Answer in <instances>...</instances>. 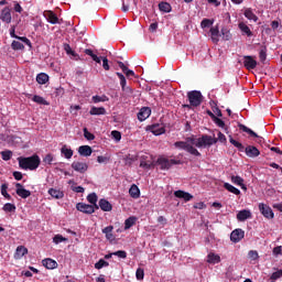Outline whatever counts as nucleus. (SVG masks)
I'll list each match as a JSON object with an SVG mask.
<instances>
[{"mask_svg":"<svg viewBox=\"0 0 282 282\" xmlns=\"http://www.w3.org/2000/svg\"><path fill=\"white\" fill-rule=\"evenodd\" d=\"M20 169L24 171H36L41 166V158L39 154H33L32 156H19L18 158Z\"/></svg>","mask_w":282,"mask_h":282,"instance_id":"obj_1","label":"nucleus"},{"mask_svg":"<svg viewBox=\"0 0 282 282\" xmlns=\"http://www.w3.org/2000/svg\"><path fill=\"white\" fill-rule=\"evenodd\" d=\"M187 98L189 100V105H183L185 109H191V107H199L202 105V100H204V96H202V91L192 90L187 93Z\"/></svg>","mask_w":282,"mask_h":282,"instance_id":"obj_2","label":"nucleus"},{"mask_svg":"<svg viewBox=\"0 0 282 282\" xmlns=\"http://www.w3.org/2000/svg\"><path fill=\"white\" fill-rule=\"evenodd\" d=\"M155 164L160 166L161 171H169V169H171L173 165L182 164V161L175 159L169 160L166 158L160 156L154 163V165Z\"/></svg>","mask_w":282,"mask_h":282,"instance_id":"obj_3","label":"nucleus"},{"mask_svg":"<svg viewBox=\"0 0 282 282\" xmlns=\"http://www.w3.org/2000/svg\"><path fill=\"white\" fill-rule=\"evenodd\" d=\"M175 149H182L183 151H187L191 155H195L196 158H202V153L195 149V147L191 145L186 141H176L174 143Z\"/></svg>","mask_w":282,"mask_h":282,"instance_id":"obj_4","label":"nucleus"},{"mask_svg":"<svg viewBox=\"0 0 282 282\" xmlns=\"http://www.w3.org/2000/svg\"><path fill=\"white\" fill-rule=\"evenodd\" d=\"M213 144H217V138L203 134L200 138H198L197 149H206V147H213Z\"/></svg>","mask_w":282,"mask_h":282,"instance_id":"obj_5","label":"nucleus"},{"mask_svg":"<svg viewBox=\"0 0 282 282\" xmlns=\"http://www.w3.org/2000/svg\"><path fill=\"white\" fill-rule=\"evenodd\" d=\"M258 208H259L261 215H263L265 217V219H274V212L272 210V207L268 206L264 203H260L258 205Z\"/></svg>","mask_w":282,"mask_h":282,"instance_id":"obj_6","label":"nucleus"},{"mask_svg":"<svg viewBox=\"0 0 282 282\" xmlns=\"http://www.w3.org/2000/svg\"><path fill=\"white\" fill-rule=\"evenodd\" d=\"M243 237H246V231H243L241 228H238L231 231L230 241H232V243H239Z\"/></svg>","mask_w":282,"mask_h":282,"instance_id":"obj_7","label":"nucleus"},{"mask_svg":"<svg viewBox=\"0 0 282 282\" xmlns=\"http://www.w3.org/2000/svg\"><path fill=\"white\" fill-rule=\"evenodd\" d=\"M10 36H11V39H18V41H22V43H24L29 47H32V42L30 41V39H28L25 36L17 35V26L15 25L11 26V29H10Z\"/></svg>","mask_w":282,"mask_h":282,"instance_id":"obj_8","label":"nucleus"},{"mask_svg":"<svg viewBox=\"0 0 282 282\" xmlns=\"http://www.w3.org/2000/svg\"><path fill=\"white\" fill-rule=\"evenodd\" d=\"M15 193L22 199H28L32 195V192L25 189L21 183L15 184Z\"/></svg>","mask_w":282,"mask_h":282,"instance_id":"obj_9","label":"nucleus"},{"mask_svg":"<svg viewBox=\"0 0 282 282\" xmlns=\"http://www.w3.org/2000/svg\"><path fill=\"white\" fill-rule=\"evenodd\" d=\"M76 209L79 210V213H84L85 215H94V206L88 205L85 203H77Z\"/></svg>","mask_w":282,"mask_h":282,"instance_id":"obj_10","label":"nucleus"},{"mask_svg":"<svg viewBox=\"0 0 282 282\" xmlns=\"http://www.w3.org/2000/svg\"><path fill=\"white\" fill-rule=\"evenodd\" d=\"M0 21L8 24L12 23V13L10 8L6 7L4 9L1 10Z\"/></svg>","mask_w":282,"mask_h":282,"instance_id":"obj_11","label":"nucleus"},{"mask_svg":"<svg viewBox=\"0 0 282 282\" xmlns=\"http://www.w3.org/2000/svg\"><path fill=\"white\" fill-rule=\"evenodd\" d=\"M243 67H246V69H256L257 68V62L254 59V57L250 56V55H245L243 56Z\"/></svg>","mask_w":282,"mask_h":282,"instance_id":"obj_12","label":"nucleus"},{"mask_svg":"<svg viewBox=\"0 0 282 282\" xmlns=\"http://www.w3.org/2000/svg\"><path fill=\"white\" fill-rule=\"evenodd\" d=\"M72 169L76 171V173H87V169H89V165L85 162H78L74 161L72 163Z\"/></svg>","mask_w":282,"mask_h":282,"instance_id":"obj_13","label":"nucleus"},{"mask_svg":"<svg viewBox=\"0 0 282 282\" xmlns=\"http://www.w3.org/2000/svg\"><path fill=\"white\" fill-rule=\"evenodd\" d=\"M243 151L248 158H259L261 155V152L254 145H248Z\"/></svg>","mask_w":282,"mask_h":282,"instance_id":"obj_14","label":"nucleus"},{"mask_svg":"<svg viewBox=\"0 0 282 282\" xmlns=\"http://www.w3.org/2000/svg\"><path fill=\"white\" fill-rule=\"evenodd\" d=\"M151 116V108L150 107H142L138 112V120L140 122H144Z\"/></svg>","mask_w":282,"mask_h":282,"instance_id":"obj_15","label":"nucleus"},{"mask_svg":"<svg viewBox=\"0 0 282 282\" xmlns=\"http://www.w3.org/2000/svg\"><path fill=\"white\" fill-rule=\"evenodd\" d=\"M140 167L144 169V171H151V169L155 167V163L152 160H147V156H142Z\"/></svg>","mask_w":282,"mask_h":282,"instance_id":"obj_16","label":"nucleus"},{"mask_svg":"<svg viewBox=\"0 0 282 282\" xmlns=\"http://www.w3.org/2000/svg\"><path fill=\"white\" fill-rule=\"evenodd\" d=\"M150 131L153 133V135H162L163 133H166V129H164V126H161L159 123L150 126Z\"/></svg>","mask_w":282,"mask_h":282,"instance_id":"obj_17","label":"nucleus"},{"mask_svg":"<svg viewBox=\"0 0 282 282\" xmlns=\"http://www.w3.org/2000/svg\"><path fill=\"white\" fill-rule=\"evenodd\" d=\"M209 34H210L213 43L218 44L219 37L221 36V34H219V25L210 28Z\"/></svg>","mask_w":282,"mask_h":282,"instance_id":"obj_18","label":"nucleus"},{"mask_svg":"<svg viewBox=\"0 0 282 282\" xmlns=\"http://www.w3.org/2000/svg\"><path fill=\"white\" fill-rule=\"evenodd\" d=\"M42 265H44L46 270H56V268H58V262H56L52 258H46L42 261Z\"/></svg>","mask_w":282,"mask_h":282,"instance_id":"obj_19","label":"nucleus"},{"mask_svg":"<svg viewBox=\"0 0 282 282\" xmlns=\"http://www.w3.org/2000/svg\"><path fill=\"white\" fill-rule=\"evenodd\" d=\"M46 21L51 23L52 25H56L58 22V15L54 13V11H46L44 14Z\"/></svg>","mask_w":282,"mask_h":282,"instance_id":"obj_20","label":"nucleus"},{"mask_svg":"<svg viewBox=\"0 0 282 282\" xmlns=\"http://www.w3.org/2000/svg\"><path fill=\"white\" fill-rule=\"evenodd\" d=\"M174 196L177 197L178 199H184V202H191V199H193L191 193L184 192L182 189L174 192Z\"/></svg>","mask_w":282,"mask_h":282,"instance_id":"obj_21","label":"nucleus"},{"mask_svg":"<svg viewBox=\"0 0 282 282\" xmlns=\"http://www.w3.org/2000/svg\"><path fill=\"white\" fill-rule=\"evenodd\" d=\"M238 221H246L247 219H252V213L248 209H242L237 214Z\"/></svg>","mask_w":282,"mask_h":282,"instance_id":"obj_22","label":"nucleus"},{"mask_svg":"<svg viewBox=\"0 0 282 282\" xmlns=\"http://www.w3.org/2000/svg\"><path fill=\"white\" fill-rule=\"evenodd\" d=\"M102 234L106 236L108 241H116V236L113 235V226H108L102 229Z\"/></svg>","mask_w":282,"mask_h":282,"instance_id":"obj_23","label":"nucleus"},{"mask_svg":"<svg viewBox=\"0 0 282 282\" xmlns=\"http://www.w3.org/2000/svg\"><path fill=\"white\" fill-rule=\"evenodd\" d=\"M28 254V248L25 246H18L14 252V259H23Z\"/></svg>","mask_w":282,"mask_h":282,"instance_id":"obj_24","label":"nucleus"},{"mask_svg":"<svg viewBox=\"0 0 282 282\" xmlns=\"http://www.w3.org/2000/svg\"><path fill=\"white\" fill-rule=\"evenodd\" d=\"M48 195H51V197H53L54 199H63L65 197V193H63V191L56 189V188H50Z\"/></svg>","mask_w":282,"mask_h":282,"instance_id":"obj_25","label":"nucleus"},{"mask_svg":"<svg viewBox=\"0 0 282 282\" xmlns=\"http://www.w3.org/2000/svg\"><path fill=\"white\" fill-rule=\"evenodd\" d=\"M90 116H106L107 115V109L105 107H91L89 111Z\"/></svg>","mask_w":282,"mask_h":282,"instance_id":"obj_26","label":"nucleus"},{"mask_svg":"<svg viewBox=\"0 0 282 282\" xmlns=\"http://www.w3.org/2000/svg\"><path fill=\"white\" fill-rule=\"evenodd\" d=\"M246 19H248V21H253L254 23H257V21H259V17H257V14H254V11H252V9L248 8L245 10L243 12Z\"/></svg>","mask_w":282,"mask_h":282,"instance_id":"obj_27","label":"nucleus"},{"mask_svg":"<svg viewBox=\"0 0 282 282\" xmlns=\"http://www.w3.org/2000/svg\"><path fill=\"white\" fill-rule=\"evenodd\" d=\"M99 207L104 210V213H110V210H112V206L111 203H109V200L101 198L99 200Z\"/></svg>","mask_w":282,"mask_h":282,"instance_id":"obj_28","label":"nucleus"},{"mask_svg":"<svg viewBox=\"0 0 282 282\" xmlns=\"http://www.w3.org/2000/svg\"><path fill=\"white\" fill-rule=\"evenodd\" d=\"M94 151L91 150V147L89 145H82L78 149L79 155H83L84 158H89Z\"/></svg>","mask_w":282,"mask_h":282,"instance_id":"obj_29","label":"nucleus"},{"mask_svg":"<svg viewBox=\"0 0 282 282\" xmlns=\"http://www.w3.org/2000/svg\"><path fill=\"white\" fill-rule=\"evenodd\" d=\"M231 182L232 184H236V186H240V188H242V191H247L248 187H246V184H243V178L241 176H231Z\"/></svg>","mask_w":282,"mask_h":282,"instance_id":"obj_30","label":"nucleus"},{"mask_svg":"<svg viewBox=\"0 0 282 282\" xmlns=\"http://www.w3.org/2000/svg\"><path fill=\"white\" fill-rule=\"evenodd\" d=\"M238 129H240V131H243L245 133H248L249 135H251V138H259V134H257V132L252 131V129L248 128L243 123H238Z\"/></svg>","mask_w":282,"mask_h":282,"instance_id":"obj_31","label":"nucleus"},{"mask_svg":"<svg viewBox=\"0 0 282 282\" xmlns=\"http://www.w3.org/2000/svg\"><path fill=\"white\" fill-rule=\"evenodd\" d=\"M50 80V75L45 74V73H40L36 76V83H39V85H46Z\"/></svg>","mask_w":282,"mask_h":282,"instance_id":"obj_32","label":"nucleus"},{"mask_svg":"<svg viewBox=\"0 0 282 282\" xmlns=\"http://www.w3.org/2000/svg\"><path fill=\"white\" fill-rule=\"evenodd\" d=\"M238 28L240 32H242V34H245L246 36H252V31L250 30V26H248L246 23L240 22L238 24Z\"/></svg>","mask_w":282,"mask_h":282,"instance_id":"obj_33","label":"nucleus"},{"mask_svg":"<svg viewBox=\"0 0 282 282\" xmlns=\"http://www.w3.org/2000/svg\"><path fill=\"white\" fill-rule=\"evenodd\" d=\"M129 195L133 199H138V197H140V188L138 187V185H135V184L131 185V187L129 189Z\"/></svg>","mask_w":282,"mask_h":282,"instance_id":"obj_34","label":"nucleus"},{"mask_svg":"<svg viewBox=\"0 0 282 282\" xmlns=\"http://www.w3.org/2000/svg\"><path fill=\"white\" fill-rule=\"evenodd\" d=\"M221 261V257H219V254H215V253H208L207 256V263H219Z\"/></svg>","mask_w":282,"mask_h":282,"instance_id":"obj_35","label":"nucleus"},{"mask_svg":"<svg viewBox=\"0 0 282 282\" xmlns=\"http://www.w3.org/2000/svg\"><path fill=\"white\" fill-rule=\"evenodd\" d=\"M62 155H64L66 158V160H72V156L74 155V150L67 148V145H64L62 148Z\"/></svg>","mask_w":282,"mask_h":282,"instance_id":"obj_36","label":"nucleus"},{"mask_svg":"<svg viewBox=\"0 0 282 282\" xmlns=\"http://www.w3.org/2000/svg\"><path fill=\"white\" fill-rule=\"evenodd\" d=\"M135 221H138V218L132 216L124 220V230H129V228L135 226Z\"/></svg>","mask_w":282,"mask_h":282,"instance_id":"obj_37","label":"nucleus"},{"mask_svg":"<svg viewBox=\"0 0 282 282\" xmlns=\"http://www.w3.org/2000/svg\"><path fill=\"white\" fill-rule=\"evenodd\" d=\"M224 188H226V191H228L229 193H232L234 195H241V191H239V188L230 185V183H225Z\"/></svg>","mask_w":282,"mask_h":282,"instance_id":"obj_38","label":"nucleus"},{"mask_svg":"<svg viewBox=\"0 0 282 282\" xmlns=\"http://www.w3.org/2000/svg\"><path fill=\"white\" fill-rule=\"evenodd\" d=\"M84 52L87 56H90L93 61H95V63H98L100 65L102 57H98V55L94 54V51H91L90 48H86Z\"/></svg>","mask_w":282,"mask_h":282,"instance_id":"obj_39","label":"nucleus"},{"mask_svg":"<svg viewBox=\"0 0 282 282\" xmlns=\"http://www.w3.org/2000/svg\"><path fill=\"white\" fill-rule=\"evenodd\" d=\"M33 102H36V105H45V106H50V102L47 100H45V98H43L42 96L35 95L32 98Z\"/></svg>","mask_w":282,"mask_h":282,"instance_id":"obj_40","label":"nucleus"},{"mask_svg":"<svg viewBox=\"0 0 282 282\" xmlns=\"http://www.w3.org/2000/svg\"><path fill=\"white\" fill-rule=\"evenodd\" d=\"M159 10L161 12H166V13L171 12V10H172L171 3H169V2H160L159 3Z\"/></svg>","mask_w":282,"mask_h":282,"instance_id":"obj_41","label":"nucleus"},{"mask_svg":"<svg viewBox=\"0 0 282 282\" xmlns=\"http://www.w3.org/2000/svg\"><path fill=\"white\" fill-rule=\"evenodd\" d=\"M0 192L6 199H12V196L8 194V183H3L1 185Z\"/></svg>","mask_w":282,"mask_h":282,"instance_id":"obj_42","label":"nucleus"},{"mask_svg":"<svg viewBox=\"0 0 282 282\" xmlns=\"http://www.w3.org/2000/svg\"><path fill=\"white\" fill-rule=\"evenodd\" d=\"M0 155L4 162H9V160H12V151L10 150L1 151Z\"/></svg>","mask_w":282,"mask_h":282,"instance_id":"obj_43","label":"nucleus"},{"mask_svg":"<svg viewBox=\"0 0 282 282\" xmlns=\"http://www.w3.org/2000/svg\"><path fill=\"white\" fill-rule=\"evenodd\" d=\"M229 142H230V144L235 145L236 149H238V151H240L241 153H243V151H245L246 148L243 147V144H241V142H239V141L232 139V138L229 139Z\"/></svg>","mask_w":282,"mask_h":282,"instance_id":"obj_44","label":"nucleus"},{"mask_svg":"<svg viewBox=\"0 0 282 282\" xmlns=\"http://www.w3.org/2000/svg\"><path fill=\"white\" fill-rule=\"evenodd\" d=\"M11 50H14V52H18L19 50H25V45L19 41H13L11 43Z\"/></svg>","mask_w":282,"mask_h":282,"instance_id":"obj_45","label":"nucleus"},{"mask_svg":"<svg viewBox=\"0 0 282 282\" xmlns=\"http://www.w3.org/2000/svg\"><path fill=\"white\" fill-rule=\"evenodd\" d=\"M96 270H102V268H109V262L105 259H100L98 262L95 263Z\"/></svg>","mask_w":282,"mask_h":282,"instance_id":"obj_46","label":"nucleus"},{"mask_svg":"<svg viewBox=\"0 0 282 282\" xmlns=\"http://www.w3.org/2000/svg\"><path fill=\"white\" fill-rule=\"evenodd\" d=\"M2 210H4V213H14V210H17V206L12 203H7L3 205Z\"/></svg>","mask_w":282,"mask_h":282,"instance_id":"obj_47","label":"nucleus"},{"mask_svg":"<svg viewBox=\"0 0 282 282\" xmlns=\"http://www.w3.org/2000/svg\"><path fill=\"white\" fill-rule=\"evenodd\" d=\"M221 35L224 41H230V39H232V33H230V30L226 28L221 29Z\"/></svg>","mask_w":282,"mask_h":282,"instance_id":"obj_48","label":"nucleus"},{"mask_svg":"<svg viewBox=\"0 0 282 282\" xmlns=\"http://www.w3.org/2000/svg\"><path fill=\"white\" fill-rule=\"evenodd\" d=\"M213 23H215V20L210 19H203L200 22V28L204 30L206 28H212Z\"/></svg>","mask_w":282,"mask_h":282,"instance_id":"obj_49","label":"nucleus"},{"mask_svg":"<svg viewBox=\"0 0 282 282\" xmlns=\"http://www.w3.org/2000/svg\"><path fill=\"white\" fill-rule=\"evenodd\" d=\"M185 142H187V144H191V147L197 148V142H199V138L192 135V137L186 138Z\"/></svg>","mask_w":282,"mask_h":282,"instance_id":"obj_50","label":"nucleus"},{"mask_svg":"<svg viewBox=\"0 0 282 282\" xmlns=\"http://www.w3.org/2000/svg\"><path fill=\"white\" fill-rule=\"evenodd\" d=\"M259 58L262 63H265V59L268 58V48L265 46L260 50Z\"/></svg>","mask_w":282,"mask_h":282,"instance_id":"obj_51","label":"nucleus"},{"mask_svg":"<svg viewBox=\"0 0 282 282\" xmlns=\"http://www.w3.org/2000/svg\"><path fill=\"white\" fill-rule=\"evenodd\" d=\"M137 281H144V269L138 268L135 271Z\"/></svg>","mask_w":282,"mask_h":282,"instance_id":"obj_52","label":"nucleus"},{"mask_svg":"<svg viewBox=\"0 0 282 282\" xmlns=\"http://www.w3.org/2000/svg\"><path fill=\"white\" fill-rule=\"evenodd\" d=\"M87 202H89V204H98V195H96V193H91L87 196Z\"/></svg>","mask_w":282,"mask_h":282,"instance_id":"obj_53","label":"nucleus"},{"mask_svg":"<svg viewBox=\"0 0 282 282\" xmlns=\"http://www.w3.org/2000/svg\"><path fill=\"white\" fill-rule=\"evenodd\" d=\"M107 100H109V98L107 97V96H98V95H96V96H94L93 97V101L94 102H96V104H98V102H107Z\"/></svg>","mask_w":282,"mask_h":282,"instance_id":"obj_54","label":"nucleus"},{"mask_svg":"<svg viewBox=\"0 0 282 282\" xmlns=\"http://www.w3.org/2000/svg\"><path fill=\"white\" fill-rule=\"evenodd\" d=\"M116 74L120 80L121 89L122 87H127V77H124L122 73H116Z\"/></svg>","mask_w":282,"mask_h":282,"instance_id":"obj_55","label":"nucleus"},{"mask_svg":"<svg viewBox=\"0 0 282 282\" xmlns=\"http://www.w3.org/2000/svg\"><path fill=\"white\" fill-rule=\"evenodd\" d=\"M111 137L113 138L115 141L120 142L122 140V134L118 130L111 131Z\"/></svg>","mask_w":282,"mask_h":282,"instance_id":"obj_56","label":"nucleus"},{"mask_svg":"<svg viewBox=\"0 0 282 282\" xmlns=\"http://www.w3.org/2000/svg\"><path fill=\"white\" fill-rule=\"evenodd\" d=\"M212 120L220 129H224L226 127V122H224V120H221L219 117H216L215 119H212Z\"/></svg>","mask_w":282,"mask_h":282,"instance_id":"obj_57","label":"nucleus"},{"mask_svg":"<svg viewBox=\"0 0 282 282\" xmlns=\"http://www.w3.org/2000/svg\"><path fill=\"white\" fill-rule=\"evenodd\" d=\"M84 137L86 138V140H96V135H94V133L89 132V130H87V128H84Z\"/></svg>","mask_w":282,"mask_h":282,"instance_id":"obj_58","label":"nucleus"},{"mask_svg":"<svg viewBox=\"0 0 282 282\" xmlns=\"http://www.w3.org/2000/svg\"><path fill=\"white\" fill-rule=\"evenodd\" d=\"M63 241H67V238L61 236V235H56L53 238V242L54 243H63Z\"/></svg>","mask_w":282,"mask_h":282,"instance_id":"obj_59","label":"nucleus"},{"mask_svg":"<svg viewBox=\"0 0 282 282\" xmlns=\"http://www.w3.org/2000/svg\"><path fill=\"white\" fill-rule=\"evenodd\" d=\"M115 257H119V259H127V251L119 250L112 253Z\"/></svg>","mask_w":282,"mask_h":282,"instance_id":"obj_60","label":"nucleus"},{"mask_svg":"<svg viewBox=\"0 0 282 282\" xmlns=\"http://www.w3.org/2000/svg\"><path fill=\"white\" fill-rule=\"evenodd\" d=\"M248 257H249V259H252V261H257V259H259V252H257L254 250H250L248 252Z\"/></svg>","mask_w":282,"mask_h":282,"instance_id":"obj_61","label":"nucleus"},{"mask_svg":"<svg viewBox=\"0 0 282 282\" xmlns=\"http://www.w3.org/2000/svg\"><path fill=\"white\" fill-rule=\"evenodd\" d=\"M282 270L275 271L271 274V281H276V279H281Z\"/></svg>","mask_w":282,"mask_h":282,"instance_id":"obj_62","label":"nucleus"},{"mask_svg":"<svg viewBox=\"0 0 282 282\" xmlns=\"http://www.w3.org/2000/svg\"><path fill=\"white\" fill-rule=\"evenodd\" d=\"M121 90L126 94V96H132L133 95V88H131L129 86L122 87Z\"/></svg>","mask_w":282,"mask_h":282,"instance_id":"obj_63","label":"nucleus"},{"mask_svg":"<svg viewBox=\"0 0 282 282\" xmlns=\"http://www.w3.org/2000/svg\"><path fill=\"white\" fill-rule=\"evenodd\" d=\"M273 254L274 257H279V254H282V246L274 247Z\"/></svg>","mask_w":282,"mask_h":282,"instance_id":"obj_64","label":"nucleus"}]
</instances>
